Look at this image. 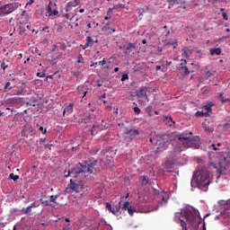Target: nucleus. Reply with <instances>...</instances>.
<instances>
[{
    "label": "nucleus",
    "mask_w": 230,
    "mask_h": 230,
    "mask_svg": "<svg viewBox=\"0 0 230 230\" xmlns=\"http://www.w3.org/2000/svg\"><path fill=\"white\" fill-rule=\"evenodd\" d=\"M10 66V60L6 58H4L1 62V68L3 69L4 73L8 69Z\"/></svg>",
    "instance_id": "obj_10"
},
{
    "label": "nucleus",
    "mask_w": 230,
    "mask_h": 230,
    "mask_svg": "<svg viewBox=\"0 0 230 230\" xmlns=\"http://www.w3.org/2000/svg\"><path fill=\"white\" fill-rule=\"evenodd\" d=\"M164 121L166 123V125L170 126H172V123H175V121H173V118L172 117H164Z\"/></svg>",
    "instance_id": "obj_20"
},
{
    "label": "nucleus",
    "mask_w": 230,
    "mask_h": 230,
    "mask_svg": "<svg viewBox=\"0 0 230 230\" xmlns=\"http://www.w3.org/2000/svg\"><path fill=\"white\" fill-rule=\"evenodd\" d=\"M133 134L134 136H137V134H139V130L137 129L133 130Z\"/></svg>",
    "instance_id": "obj_56"
},
{
    "label": "nucleus",
    "mask_w": 230,
    "mask_h": 230,
    "mask_svg": "<svg viewBox=\"0 0 230 230\" xmlns=\"http://www.w3.org/2000/svg\"><path fill=\"white\" fill-rule=\"evenodd\" d=\"M73 109H74V104L69 103V105L64 109L63 116H66V112H67L68 114H71V112H73Z\"/></svg>",
    "instance_id": "obj_14"
},
{
    "label": "nucleus",
    "mask_w": 230,
    "mask_h": 230,
    "mask_svg": "<svg viewBox=\"0 0 230 230\" xmlns=\"http://www.w3.org/2000/svg\"><path fill=\"white\" fill-rule=\"evenodd\" d=\"M133 111H134L135 114L139 115L141 113V109H139V107H137V104H136V106L133 107Z\"/></svg>",
    "instance_id": "obj_34"
},
{
    "label": "nucleus",
    "mask_w": 230,
    "mask_h": 230,
    "mask_svg": "<svg viewBox=\"0 0 230 230\" xmlns=\"http://www.w3.org/2000/svg\"><path fill=\"white\" fill-rule=\"evenodd\" d=\"M138 14L143 15V9L139 8L137 9Z\"/></svg>",
    "instance_id": "obj_55"
},
{
    "label": "nucleus",
    "mask_w": 230,
    "mask_h": 230,
    "mask_svg": "<svg viewBox=\"0 0 230 230\" xmlns=\"http://www.w3.org/2000/svg\"><path fill=\"white\" fill-rule=\"evenodd\" d=\"M75 175H80V172H74L73 173V170H72V172H70V171H67V170H66L65 172H64V176L65 177H74V176H75Z\"/></svg>",
    "instance_id": "obj_16"
},
{
    "label": "nucleus",
    "mask_w": 230,
    "mask_h": 230,
    "mask_svg": "<svg viewBox=\"0 0 230 230\" xmlns=\"http://www.w3.org/2000/svg\"><path fill=\"white\" fill-rule=\"evenodd\" d=\"M106 209H108V211L112 213V211L114 210V208H112V205H111V203L107 202L106 203Z\"/></svg>",
    "instance_id": "obj_35"
},
{
    "label": "nucleus",
    "mask_w": 230,
    "mask_h": 230,
    "mask_svg": "<svg viewBox=\"0 0 230 230\" xmlns=\"http://www.w3.org/2000/svg\"><path fill=\"white\" fill-rule=\"evenodd\" d=\"M177 139L180 141V145H182L183 148H200V145L202 142L200 141V137H196L191 138L190 137L184 136V134L176 135Z\"/></svg>",
    "instance_id": "obj_2"
},
{
    "label": "nucleus",
    "mask_w": 230,
    "mask_h": 230,
    "mask_svg": "<svg viewBox=\"0 0 230 230\" xmlns=\"http://www.w3.org/2000/svg\"><path fill=\"white\" fill-rule=\"evenodd\" d=\"M81 0H74L71 2H68L65 5V12L69 13L71 12L74 8H76V6H80Z\"/></svg>",
    "instance_id": "obj_7"
},
{
    "label": "nucleus",
    "mask_w": 230,
    "mask_h": 230,
    "mask_svg": "<svg viewBox=\"0 0 230 230\" xmlns=\"http://www.w3.org/2000/svg\"><path fill=\"white\" fill-rule=\"evenodd\" d=\"M165 167H167L168 170H172V168H173V162L168 160L165 162Z\"/></svg>",
    "instance_id": "obj_28"
},
{
    "label": "nucleus",
    "mask_w": 230,
    "mask_h": 230,
    "mask_svg": "<svg viewBox=\"0 0 230 230\" xmlns=\"http://www.w3.org/2000/svg\"><path fill=\"white\" fill-rule=\"evenodd\" d=\"M163 202H168V199L164 198V196H162Z\"/></svg>",
    "instance_id": "obj_59"
},
{
    "label": "nucleus",
    "mask_w": 230,
    "mask_h": 230,
    "mask_svg": "<svg viewBox=\"0 0 230 230\" xmlns=\"http://www.w3.org/2000/svg\"><path fill=\"white\" fill-rule=\"evenodd\" d=\"M222 17L225 21H228L229 20V17H227V13H222Z\"/></svg>",
    "instance_id": "obj_46"
},
{
    "label": "nucleus",
    "mask_w": 230,
    "mask_h": 230,
    "mask_svg": "<svg viewBox=\"0 0 230 230\" xmlns=\"http://www.w3.org/2000/svg\"><path fill=\"white\" fill-rule=\"evenodd\" d=\"M120 209H121V201H119V203L115 206V208H113L112 215H118Z\"/></svg>",
    "instance_id": "obj_18"
},
{
    "label": "nucleus",
    "mask_w": 230,
    "mask_h": 230,
    "mask_svg": "<svg viewBox=\"0 0 230 230\" xmlns=\"http://www.w3.org/2000/svg\"><path fill=\"white\" fill-rule=\"evenodd\" d=\"M19 6H21L19 3L6 4L0 7V15L3 17H4V15H10V13L15 12Z\"/></svg>",
    "instance_id": "obj_5"
},
{
    "label": "nucleus",
    "mask_w": 230,
    "mask_h": 230,
    "mask_svg": "<svg viewBox=\"0 0 230 230\" xmlns=\"http://www.w3.org/2000/svg\"><path fill=\"white\" fill-rule=\"evenodd\" d=\"M112 24L111 22H108L103 27H102V31H109V30H112V31H116V30H114V28L111 27V25Z\"/></svg>",
    "instance_id": "obj_15"
},
{
    "label": "nucleus",
    "mask_w": 230,
    "mask_h": 230,
    "mask_svg": "<svg viewBox=\"0 0 230 230\" xmlns=\"http://www.w3.org/2000/svg\"><path fill=\"white\" fill-rule=\"evenodd\" d=\"M98 164V161L94 160L87 165V162L78 163L76 166L73 169V173H84L87 177L93 173L95 166Z\"/></svg>",
    "instance_id": "obj_3"
},
{
    "label": "nucleus",
    "mask_w": 230,
    "mask_h": 230,
    "mask_svg": "<svg viewBox=\"0 0 230 230\" xmlns=\"http://www.w3.org/2000/svg\"><path fill=\"white\" fill-rule=\"evenodd\" d=\"M212 107H213V104H207V105H205V106H203V109H205V111H207V112H208V114H209V112H211V111H212Z\"/></svg>",
    "instance_id": "obj_29"
},
{
    "label": "nucleus",
    "mask_w": 230,
    "mask_h": 230,
    "mask_svg": "<svg viewBox=\"0 0 230 230\" xmlns=\"http://www.w3.org/2000/svg\"><path fill=\"white\" fill-rule=\"evenodd\" d=\"M37 76L39 78H44V76H46V73L42 72V73H37Z\"/></svg>",
    "instance_id": "obj_44"
},
{
    "label": "nucleus",
    "mask_w": 230,
    "mask_h": 230,
    "mask_svg": "<svg viewBox=\"0 0 230 230\" xmlns=\"http://www.w3.org/2000/svg\"><path fill=\"white\" fill-rule=\"evenodd\" d=\"M153 110H154V108L150 105L146 108V112L148 114V116L152 117V111Z\"/></svg>",
    "instance_id": "obj_30"
},
{
    "label": "nucleus",
    "mask_w": 230,
    "mask_h": 230,
    "mask_svg": "<svg viewBox=\"0 0 230 230\" xmlns=\"http://www.w3.org/2000/svg\"><path fill=\"white\" fill-rule=\"evenodd\" d=\"M209 53L211 57H215V55L220 56L222 55V49L217 48V49H210Z\"/></svg>",
    "instance_id": "obj_11"
},
{
    "label": "nucleus",
    "mask_w": 230,
    "mask_h": 230,
    "mask_svg": "<svg viewBox=\"0 0 230 230\" xmlns=\"http://www.w3.org/2000/svg\"><path fill=\"white\" fill-rule=\"evenodd\" d=\"M147 89L146 87H141L138 92H137V97L145 100L146 102H149L148 95L146 94Z\"/></svg>",
    "instance_id": "obj_8"
},
{
    "label": "nucleus",
    "mask_w": 230,
    "mask_h": 230,
    "mask_svg": "<svg viewBox=\"0 0 230 230\" xmlns=\"http://www.w3.org/2000/svg\"><path fill=\"white\" fill-rule=\"evenodd\" d=\"M40 200L41 201V206H43V208H46V206H51L50 200H43L42 199H40Z\"/></svg>",
    "instance_id": "obj_25"
},
{
    "label": "nucleus",
    "mask_w": 230,
    "mask_h": 230,
    "mask_svg": "<svg viewBox=\"0 0 230 230\" xmlns=\"http://www.w3.org/2000/svg\"><path fill=\"white\" fill-rule=\"evenodd\" d=\"M131 208L130 202L126 201L122 207V209H124V211H128V209H130Z\"/></svg>",
    "instance_id": "obj_26"
},
{
    "label": "nucleus",
    "mask_w": 230,
    "mask_h": 230,
    "mask_svg": "<svg viewBox=\"0 0 230 230\" xmlns=\"http://www.w3.org/2000/svg\"><path fill=\"white\" fill-rule=\"evenodd\" d=\"M128 215H130V217L134 215V209H132V207L129 209H128Z\"/></svg>",
    "instance_id": "obj_47"
},
{
    "label": "nucleus",
    "mask_w": 230,
    "mask_h": 230,
    "mask_svg": "<svg viewBox=\"0 0 230 230\" xmlns=\"http://www.w3.org/2000/svg\"><path fill=\"white\" fill-rule=\"evenodd\" d=\"M29 207L33 209V208H39V205L36 202H32Z\"/></svg>",
    "instance_id": "obj_45"
},
{
    "label": "nucleus",
    "mask_w": 230,
    "mask_h": 230,
    "mask_svg": "<svg viewBox=\"0 0 230 230\" xmlns=\"http://www.w3.org/2000/svg\"><path fill=\"white\" fill-rule=\"evenodd\" d=\"M136 46H137V44L129 42V43H128V46L126 47V50L130 51L131 49H136Z\"/></svg>",
    "instance_id": "obj_22"
},
{
    "label": "nucleus",
    "mask_w": 230,
    "mask_h": 230,
    "mask_svg": "<svg viewBox=\"0 0 230 230\" xmlns=\"http://www.w3.org/2000/svg\"><path fill=\"white\" fill-rule=\"evenodd\" d=\"M48 78H49L50 80H53V75H48L47 80H48Z\"/></svg>",
    "instance_id": "obj_63"
},
{
    "label": "nucleus",
    "mask_w": 230,
    "mask_h": 230,
    "mask_svg": "<svg viewBox=\"0 0 230 230\" xmlns=\"http://www.w3.org/2000/svg\"><path fill=\"white\" fill-rule=\"evenodd\" d=\"M157 51H158V53H163V48L158 47V48H157Z\"/></svg>",
    "instance_id": "obj_58"
},
{
    "label": "nucleus",
    "mask_w": 230,
    "mask_h": 230,
    "mask_svg": "<svg viewBox=\"0 0 230 230\" xmlns=\"http://www.w3.org/2000/svg\"><path fill=\"white\" fill-rule=\"evenodd\" d=\"M211 148H213V150H215L217 152V150H220L218 148H217V146L215 144L211 145Z\"/></svg>",
    "instance_id": "obj_54"
},
{
    "label": "nucleus",
    "mask_w": 230,
    "mask_h": 230,
    "mask_svg": "<svg viewBox=\"0 0 230 230\" xmlns=\"http://www.w3.org/2000/svg\"><path fill=\"white\" fill-rule=\"evenodd\" d=\"M50 15H58V10L54 9V10L52 11V13H50Z\"/></svg>",
    "instance_id": "obj_52"
},
{
    "label": "nucleus",
    "mask_w": 230,
    "mask_h": 230,
    "mask_svg": "<svg viewBox=\"0 0 230 230\" xmlns=\"http://www.w3.org/2000/svg\"><path fill=\"white\" fill-rule=\"evenodd\" d=\"M77 62H78V64H84V57H82V54L78 55Z\"/></svg>",
    "instance_id": "obj_37"
},
{
    "label": "nucleus",
    "mask_w": 230,
    "mask_h": 230,
    "mask_svg": "<svg viewBox=\"0 0 230 230\" xmlns=\"http://www.w3.org/2000/svg\"><path fill=\"white\" fill-rule=\"evenodd\" d=\"M105 64H107V61H105V58L99 62V66H105Z\"/></svg>",
    "instance_id": "obj_53"
},
{
    "label": "nucleus",
    "mask_w": 230,
    "mask_h": 230,
    "mask_svg": "<svg viewBox=\"0 0 230 230\" xmlns=\"http://www.w3.org/2000/svg\"><path fill=\"white\" fill-rule=\"evenodd\" d=\"M24 89H26V83H22V85L20 86V90L24 93Z\"/></svg>",
    "instance_id": "obj_43"
},
{
    "label": "nucleus",
    "mask_w": 230,
    "mask_h": 230,
    "mask_svg": "<svg viewBox=\"0 0 230 230\" xmlns=\"http://www.w3.org/2000/svg\"><path fill=\"white\" fill-rule=\"evenodd\" d=\"M93 46H94V40H93L91 36H87L84 46L81 45V48H83V49H87V48H93Z\"/></svg>",
    "instance_id": "obj_9"
},
{
    "label": "nucleus",
    "mask_w": 230,
    "mask_h": 230,
    "mask_svg": "<svg viewBox=\"0 0 230 230\" xmlns=\"http://www.w3.org/2000/svg\"><path fill=\"white\" fill-rule=\"evenodd\" d=\"M10 85H12V83L7 82L4 86L3 93H6L7 91H12L13 88Z\"/></svg>",
    "instance_id": "obj_21"
},
{
    "label": "nucleus",
    "mask_w": 230,
    "mask_h": 230,
    "mask_svg": "<svg viewBox=\"0 0 230 230\" xmlns=\"http://www.w3.org/2000/svg\"><path fill=\"white\" fill-rule=\"evenodd\" d=\"M180 224L182 229H187V224H186V221H184V219H180Z\"/></svg>",
    "instance_id": "obj_36"
},
{
    "label": "nucleus",
    "mask_w": 230,
    "mask_h": 230,
    "mask_svg": "<svg viewBox=\"0 0 230 230\" xmlns=\"http://www.w3.org/2000/svg\"><path fill=\"white\" fill-rule=\"evenodd\" d=\"M47 12H48V13H49V15H51V13H52V12H53V9L51 8V6H48L47 7Z\"/></svg>",
    "instance_id": "obj_48"
},
{
    "label": "nucleus",
    "mask_w": 230,
    "mask_h": 230,
    "mask_svg": "<svg viewBox=\"0 0 230 230\" xmlns=\"http://www.w3.org/2000/svg\"><path fill=\"white\" fill-rule=\"evenodd\" d=\"M9 179L15 182V181H19V175L14 174V173H10Z\"/></svg>",
    "instance_id": "obj_24"
},
{
    "label": "nucleus",
    "mask_w": 230,
    "mask_h": 230,
    "mask_svg": "<svg viewBox=\"0 0 230 230\" xmlns=\"http://www.w3.org/2000/svg\"><path fill=\"white\" fill-rule=\"evenodd\" d=\"M21 213H22L23 215H33V210L31 208V207H27V208H22L21 209Z\"/></svg>",
    "instance_id": "obj_12"
},
{
    "label": "nucleus",
    "mask_w": 230,
    "mask_h": 230,
    "mask_svg": "<svg viewBox=\"0 0 230 230\" xmlns=\"http://www.w3.org/2000/svg\"><path fill=\"white\" fill-rule=\"evenodd\" d=\"M105 98H107V94H106V93H103V94L101 96V100H103V99H105Z\"/></svg>",
    "instance_id": "obj_61"
},
{
    "label": "nucleus",
    "mask_w": 230,
    "mask_h": 230,
    "mask_svg": "<svg viewBox=\"0 0 230 230\" xmlns=\"http://www.w3.org/2000/svg\"><path fill=\"white\" fill-rule=\"evenodd\" d=\"M171 65H172V61H166V67H170Z\"/></svg>",
    "instance_id": "obj_57"
},
{
    "label": "nucleus",
    "mask_w": 230,
    "mask_h": 230,
    "mask_svg": "<svg viewBox=\"0 0 230 230\" xmlns=\"http://www.w3.org/2000/svg\"><path fill=\"white\" fill-rule=\"evenodd\" d=\"M125 80H128V74L122 75L121 82H125Z\"/></svg>",
    "instance_id": "obj_41"
},
{
    "label": "nucleus",
    "mask_w": 230,
    "mask_h": 230,
    "mask_svg": "<svg viewBox=\"0 0 230 230\" xmlns=\"http://www.w3.org/2000/svg\"><path fill=\"white\" fill-rule=\"evenodd\" d=\"M155 69H156V71H161V66H156Z\"/></svg>",
    "instance_id": "obj_62"
},
{
    "label": "nucleus",
    "mask_w": 230,
    "mask_h": 230,
    "mask_svg": "<svg viewBox=\"0 0 230 230\" xmlns=\"http://www.w3.org/2000/svg\"><path fill=\"white\" fill-rule=\"evenodd\" d=\"M164 35L165 36V37H168V35H170V30H168V27L166 26V25H164Z\"/></svg>",
    "instance_id": "obj_33"
},
{
    "label": "nucleus",
    "mask_w": 230,
    "mask_h": 230,
    "mask_svg": "<svg viewBox=\"0 0 230 230\" xmlns=\"http://www.w3.org/2000/svg\"><path fill=\"white\" fill-rule=\"evenodd\" d=\"M197 55L199 56V58H202V55H204V52L200 49L197 50Z\"/></svg>",
    "instance_id": "obj_42"
},
{
    "label": "nucleus",
    "mask_w": 230,
    "mask_h": 230,
    "mask_svg": "<svg viewBox=\"0 0 230 230\" xmlns=\"http://www.w3.org/2000/svg\"><path fill=\"white\" fill-rule=\"evenodd\" d=\"M45 148H49V150H51V145L46 144V145H45Z\"/></svg>",
    "instance_id": "obj_60"
},
{
    "label": "nucleus",
    "mask_w": 230,
    "mask_h": 230,
    "mask_svg": "<svg viewBox=\"0 0 230 230\" xmlns=\"http://www.w3.org/2000/svg\"><path fill=\"white\" fill-rule=\"evenodd\" d=\"M22 90H20V88L18 90H14L13 93V96H21V94H22Z\"/></svg>",
    "instance_id": "obj_32"
},
{
    "label": "nucleus",
    "mask_w": 230,
    "mask_h": 230,
    "mask_svg": "<svg viewBox=\"0 0 230 230\" xmlns=\"http://www.w3.org/2000/svg\"><path fill=\"white\" fill-rule=\"evenodd\" d=\"M21 97H13L10 102L11 103H21Z\"/></svg>",
    "instance_id": "obj_27"
},
{
    "label": "nucleus",
    "mask_w": 230,
    "mask_h": 230,
    "mask_svg": "<svg viewBox=\"0 0 230 230\" xmlns=\"http://www.w3.org/2000/svg\"><path fill=\"white\" fill-rule=\"evenodd\" d=\"M57 199H58V197L55 195L50 196V202L57 204Z\"/></svg>",
    "instance_id": "obj_40"
},
{
    "label": "nucleus",
    "mask_w": 230,
    "mask_h": 230,
    "mask_svg": "<svg viewBox=\"0 0 230 230\" xmlns=\"http://www.w3.org/2000/svg\"><path fill=\"white\" fill-rule=\"evenodd\" d=\"M112 10H114L113 8H110L109 10H108V12H107V15L108 16H111L112 15Z\"/></svg>",
    "instance_id": "obj_50"
},
{
    "label": "nucleus",
    "mask_w": 230,
    "mask_h": 230,
    "mask_svg": "<svg viewBox=\"0 0 230 230\" xmlns=\"http://www.w3.org/2000/svg\"><path fill=\"white\" fill-rule=\"evenodd\" d=\"M87 28H88L89 30H91V28H93V26L91 25V22H88Z\"/></svg>",
    "instance_id": "obj_64"
},
{
    "label": "nucleus",
    "mask_w": 230,
    "mask_h": 230,
    "mask_svg": "<svg viewBox=\"0 0 230 230\" xmlns=\"http://www.w3.org/2000/svg\"><path fill=\"white\" fill-rule=\"evenodd\" d=\"M180 71H182L184 78H186V76H190V69H188V66H181Z\"/></svg>",
    "instance_id": "obj_19"
},
{
    "label": "nucleus",
    "mask_w": 230,
    "mask_h": 230,
    "mask_svg": "<svg viewBox=\"0 0 230 230\" xmlns=\"http://www.w3.org/2000/svg\"><path fill=\"white\" fill-rule=\"evenodd\" d=\"M139 180L141 181V186H146V184H150V180L145 175L140 176Z\"/></svg>",
    "instance_id": "obj_13"
},
{
    "label": "nucleus",
    "mask_w": 230,
    "mask_h": 230,
    "mask_svg": "<svg viewBox=\"0 0 230 230\" xmlns=\"http://www.w3.org/2000/svg\"><path fill=\"white\" fill-rule=\"evenodd\" d=\"M33 3H35V0H29L26 4V6H31V4H33Z\"/></svg>",
    "instance_id": "obj_49"
},
{
    "label": "nucleus",
    "mask_w": 230,
    "mask_h": 230,
    "mask_svg": "<svg viewBox=\"0 0 230 230\" xmlns=\"http://www.w3.org/2000/svg\"><path fill=\"white\" fill-rule=\"evenodd\" d=\"M209 168H214L217 170V173H219L217 179H219L222 173H226L227 171V165L224 164V161H220L218 164L211 163L207 165H201L199 170L193 173L192 179L190 181V185L192 188L205 190V188H208V186L211 184L213 174L209 171Z\"/></svg>",
    "instance_id": "obj_1"
},
{
    "label": "nucleus",
    "mask_w": 230,
    "mask_h": 230,
    "mask_svg": "<svg viewBox=\"0 0 230 230\" xmlns=\"http://www.w3.org/2000/svg\"><path fill=\"white\" fill-rule=\"evenodd\" d=\"M219 98H220V101L223 103H226V102H229V99H224V94H222V93L219 94Z\"/></svg>",
    "instance_id": "obj_38"
},
{
    "label": "nucleus",
    "mask_w": 230,
    "mask_h": 230,
    "mask_svg": "<svg viewBox=\"0 0 230 230\" xmlns=\"http://www.w3.org/2000/svg\"><path fill=\"white\" fill-rule=\"evenodd\" d=\"M40 130L42 132V134H46V132H48V130L46 128L44 129V127L42 126L40 127Z\"/></svg>",
    "instance_id": "obj_51"
},
{
    "label": "nucleus",
    "mask_w": 230,
    "mask_h": 230,
    "mask_svg": "<svg viewBox=\"0 0 230 230\" xmlns=\"http://www.w3.org/2000/svg\"><path fill=\"white\" fill-rule=\"evenodd\" d=\"M182 217L185 218L186 222L190 224V226H195L197 222V215L195 212L191 211L190 208L184 209L181 212Z\"/></svg>",
    "instance_id": "obj_6"
},
{
    "label": "nucleus",
    "mask_w": 230,
    "mask_h": 230,
    "mask_svg": "<svg viewBox=\"0 0 230 230\" xmlns=\"http://www.w3.org/2000/svg\"><path fill=\"white\" fill-rule=\"evenodd\" d=\"M164 46H177V40L174 41H165Z\"/></svg>",
    "instance_id": "obj_31"
},
{
    "label": "nucleus",
    "mask_w": 230,
    "mask_h": 230,
    "mask_svg": "<svg viewBox=\"0 0 230 230\" xmlns=\"http://www.w3.org/2000/svg\"><path fill=\"white\" fill-rule=\"evenodd\" d=\"M167 3H169L168 10H171L172 6H173L174 4H179V2H177V0H167Z\"/></svg>",
    "instance_id": "obj_23"
},
{
    "label": "nucleus",
    "mask_w": 230,
    "mask_h": 230,
    "mask_svg": "<svg viewBox=\"0 0 230 230\" xmlns=\"http://www.w3.org/2000/svg\"><path fill=\"white\" fill-rule=\"evenodd\" d=\"M78 175L80 174H75L67 185L66 190H70L72 193H80L84 188V181H82V178L78 177Z\"/></svg>",
    "instance_id": "obj_4"
},
{
    "label": "nucleus",
    "mask_w": 230,
    "mask_h": 230,
    "mask_svg": "<svg viewBox=\"0 0 230 230\" xmlns=\"http://www.w3.org/2000/svg\"><path fill=\"white\" fill-rule=\"evenodd\" d=\"M103 82H105V80L102 79V80H97L96 84L98 87H102L103 85Z\"/></svg>",
    "instance_id": "obj_39"
},
{
    "label": "nucleus",
    "mask_w": 230,
    "mask_h": 230,
    "mask_svg": "<svg viewBox=\"0 0 230 230\" xmlns=\"http://www.w3.org/2000/svg\"><path fill=\"white\" fill-rule=\"evenodd\" d=\"M196 116L198 118H208V117H209V112L208 111L204 112V111H198L196 112Z\"/></svg>",
    "instance_id": "obj_17"
}]
</instances>
